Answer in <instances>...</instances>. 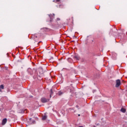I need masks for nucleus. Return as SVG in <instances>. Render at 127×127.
Masks as SVG:
<instances>
[{
	"mask_svg": "<svg viewBox=\"0 0 127 127\" xmlns=\"http://www.w3.org/2000/svg\"><path fill=\"white\" fill-rule=\"evenodd\" d=\"M70 110H74V108H72V109H70Z\"/></svg>",
	"mask_w": 127,
	"mask_h": 127,
	"instance_id": "2eb2a0df",
	"label": "nucleus"
},
{
	"mask_svg": "<svg viewBox=\"0 0 127 127\" xmlns=\"http://www.w3.org/2000/svg\"><path fill=\"white\" fill-rule=\"evenodd\" d=\"M120 86H121V80L120 79H117L116 80V88H119Z\"/></svg>",
	"mask_w": 127,
	"mask_h": 127,
	"instance_id": "f257e3e1",
	"label": "nucleus"
},
{
	"mask_svg": "<svg viewBox=\"0 0 127 127\" xmlns=\"http://www.w3.org/2000/svg\"><path fill=\"white\" fill-rule=\"evenodd\" d=\"M51 15H51V14H49V17H50V22H51V21H52V18H51Z\"/></svg>",
	"mask_w": 127,
	"mask_h": 127,
	"instance_id": "9b49d317",
	"label": "nucleus"
},
{
	"mask_svg": "<svg viewBox=\"0 0 127 127\" xmlns=\"http://www.w3.org/2000/svg\"><path fill=\"white\" fill-rule=\"evenodd\" d=\"M78 117H80V114H78Z\"/></svg>",
	"mask_w": 127,
	"mask_h": 127,
	"instance_id": "dca6fc26",
	"label": "nucleus"
},
{
	"mask_svg": "<svg viewBox=\"0 0 127 127\" xmlns=\"http://www.w3.org/2000/svg\"><path fill=\"white\" fill-rule=\"evenodd\" d=\"M74 113H76V111H74Z\"/></svg>",
	"mask_w": 127,
	"mask_h": 127,
	"instance_id": "f3484780",
	"label": "nucleus"
},
{
	"mask_svg": "<svg viewBox=\"0 0 127 127\" xmlns=\"http://www.w3.org/2000/svg\"><path fill=\"white\" fill-rule=\"evenodd\" d=\"M97 126H99V124H98L97 125Z\"/></svg>",
	"mask_w": 127,
	"mask_h": 127,
	"instance_id": "6ab92c4d",
	"label": "nucleus"
},
{
	"mask_svg": "<svg viewBox=\"0 0 127 127\" xmlns=\"http://www.w3.org/2000/svg\"><path fill=\"white\" fill-rule=\"evenodd\" d=\"M50 92H51L50 98H51V96H52V95H53V90H52V89H51Z\"/></svg>",
	"mask_w": 127,
	"mask_h": 127,
	"instance_id": "6e6552de",
	"label": "nucleus"
},
{
	"mask_svg": "<svg viewBox=\"0 0 127 127\" xmlns=\"http://www.w3.org/2000/svg\"><path fill=\"white\" fill-rule=\"evenodd\" d=\"M6 122H7V119H6V118L3 119L1 123L2 126H4V125L6 124Z\"/></svg>",
	"mask_w": 127,
	"mask_h": 127,
	"instance_id": "7ed1b4c3",
	"label": "nucleus"
},
{
	"mask_svg": "<svg viewBox=\"0 0 127 127\" xmlns=\"http://www.w3.org/2000/svg\"><path fill=\"white\" fill-rule=\"evenodd\" d=\"M47 119V116L46 115H45L43 116L42 117V120L43 121H46V120Z\"/></svg>",
	"mask_w": 127,
	"mask_h": 127,
	"instance_id": "39448f33",
	"label": "nucleus"
},
{
	"mask_svg": "<svg viewBox=\"0 0 127 127\" xmlns=\"http://www.w3.org/2000/svg\"><path fill=\"white\" fill-rule=\"evenodd\" d=\"M74 59H76V60H79V56L77 55L74 56Z\"/></svg>",
	"mask_w": 127,
	"mask_h": 127,
	"instance_id": "0eeeda50",
	"label": "nucleus"
},
{
	"mask_svg": "<svg viewBox=\"0 0 127 127\" xmlns=\"http://www.w3.org/2000/svg\"><path fill=\"white\" fill-rule=\"evenodd\" d=\"M63 94V92L62 91H59V96H61V95Z\"/></svg>",
	"mask_w": 127,
	"mask_h": 127,
	"instance_id": "9d476101",
	"label": "nucleus"
},
{
	"mask_svg": "<svg viewBox=\"0 0 127 127\" xmlns=\"http://www.w3.org/2000/svg\"><path fill=\"white\" fill-rule=\"evenodd\" d=\"M35 123V121H33V124H34Z\"/></svg>",
	"mask_w": 127,
	"mask_h": 127,
	"instance_id": "ddd939ff",
	"label": "nucleus"
},
{
	"mask_svg": "<svg viewBox=\"0 0 127 127\" xmlns=\"http://www.w3.org/2000/svg\"><path fill=\"white\" fill-rule=\"evenodd\" d=\"M121 112H122V113H126V109H124V108H122L121 109Z\"/></svg>",
	"mask_w": 127,
	"mask_h": 127,
	"instance_id": "423d86ee",
	"label": "nucleus"
},
{
	"mask_svg": "<svg viewBox=\"0 0 127 127\" xmlns=\"http://www.w3.org/2000/svg\"><path fill=\"white\" fill-rule=\"evenodd\" d=\"M53 59H54L53 57H52V58L50 59V60H53Z\"/></svg>",
	"mask_w": 127,
	"mask_h": 127,
	"instance_id": "f8f14e48",
	"label": "nucleus"
},
{
	"mask_svg": "<svg viewBox=\"0 0 127 127\" xmlns=\"http://www.w3.org/2000/svg\"><path fill=\"white\" fill-rule=\"evenodd\" d=\"M56 1H60V0H56Z\"/></svg>",
	"mask_w": 127,
	"mask_h": 127,
	"instance_id": "4468645a",
	"label": "nucleus"
},
{
	"mask_svg": "<svg viewBox=\"0 0 127 127\" xmlns=\"http://www.w3.org/2000/svg\"><path fill=\"white\" fill-rule=\"evenodd\" d=\"M76 107L78 108V106L76 105Z\"/></svg>",
	"mask_w": 127,
	"mask_h": 127,
	"instance_id": "aec40b11",
	"label": "nucleus"
},
{
	"mask_svg": "<svg viewBox=\"0 0 127 127\" xmlns=\"http://www.w3.org/2000/svg\"><path fill=\"white\" fill-rule=\"evenodd\" d=\"M93 127H96V126H94Z\"/></svg>",
	"mask_w": 127,
	"mask_h": 127,
	"instance_id": "412c9836",
	"label": "nucleus"
},
{
	"mask_svg": "<svg viewBox=\"0 0 127 127\" xmlns=\"http://www.w3.org/2000/svg\"><path fill=\"white\" fill-rule=\"evenodd\" d=\"M42 103H47V102H49V99H47L45 98H43L41 99Z\"/></svg>",
	"mask_w": 127,
	"mask_h": 127,
	"instance_id": "f03ea898",
	"label": "nucleus"
},
{
	"mask_svg": "<svg viewBox=\"0 0 127 127\" xmlns=\"http://www.w3.org/2000/svg\"><path fill=\"white\" fill-rule=\"evenodd\" d=\"M30 121H31V118H30Z\"/></svg>",
	"mask_w": 127,
	"mask_h": 127,
	"instance_id": "a211bd4d",
	"label": "nucleus"
},
{
	"mask_svg": "<svg viewBox=\"0 0 127 127\" xmlns=\"http://www.w3.org/2000/svg\"><path fill=\"white\" fill-rule=\"evenodd\" d=\"M39 72L40 74H43V69H42V68H40L39 69Z\"/></svg>",
	"mask_w": 127,
	"mask_h": 127,
	"instance_id": "20e7f679",
	"label": "nucleus"
},
{
	"mask_svg": "<svg viewBox=\"0 0 127 127\" xmlns=\"http://www.w3.org/2000/svg\"><path fill=\"white\" fill-rule=\"evenodd\" d=\"M4 86H3V85H1L0 86V91H1V89H4Z\"/></svg>",
	"mask_w": 127,
	"mask_h": 127,
	"instance_id": "1a4fd4ad",
	"label": "nucleus"
},
{
	"mask_svg": "<svg viewBox=\"0 0 127 127\" xmlns=\"http://www.w3.org/2000/svg\"><path fill=\"white\" fill-rule=\"evenodd\" d=\"M73 36L75 37V35H73Z\"/></svg>",
	"mask_w": 127,
	"mask_h": 127,
	"instance_id": "4be33fe9",
	"label": "nucleus"
}]
</instances>
